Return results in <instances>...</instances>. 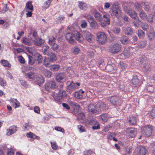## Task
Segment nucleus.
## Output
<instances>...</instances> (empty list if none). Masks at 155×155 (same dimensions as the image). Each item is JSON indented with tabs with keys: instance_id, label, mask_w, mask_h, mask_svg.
I'll list each match as a JSON object with an SVG mask.
<instances>
[{
	"instance_id": "nucleus-1",
	"label": "nucleus",
	"mask_w": 155,
	"mask_h": 155,
	"mask_svg": "<svg viewBox=\"0 0 155 155\" xmlns=\"http://www.w3.org/2000/svg\"><path fill=\"white\" fill-rule=\"evenodd\" d=\"M65 38L68 42L70 43L73 44L76 39L79 42L81 41L83 39L82 35L79 32L77 31L67 33L65 35Z\"/></svg>"
},
{
	"instance_id": "nucleus-44",
	"label": "nucleus",
	"mask_w": 155,
	"mask_h": 155,
	"mask_svg": "<svg viewBox=\"0 0 155 155\" xmlns=\"http://www.w3.org/2000/svg\"><path fill=\"white\" fill-rule=\"evenodd\" d=\"M60 66L58 64L53 65L51 66L50 69L53 71H56L58 70Z\"/></svg>"
},
{
	"instance_id": "nucleus-10",
	"label": "nucleus",
	"mask_w": 155,
	"mask_h": 155,
	"mask_svg": "<svg viewBox=\"0 0 155 155\" xmlns=\"http://www.w3.org/2000/svg\"><path fill=\"white\" fill-rule=\"evenodd\" d=\"M127 136L134 137L137 134V130L134 128H127L125 130Z\"/></svg>"
},
{
	"instance_id": "nucleus-36",
	"label": "nucleus",
	"mask_w": 155,
	"mask_h": 155,
	"mask_svg": "<svg viewBox=\"0 0 155 155\" xmlns=\"http://www.w3.org/2000/svg\"><path fill=\"white\" fill-rule=\"evenodd\" d=\"M28 64L29 65H32L35 62L34 58L31 56L28 55Z\"/></svg>"
},
{
	"instance_id": "nucleus-8",
	"label": "nucleus",
	"mask_w": 155,
	"mask_h": 155,
	"mask_svg": "<svg viewBox=\"0 0 155 155\" xmlns=\"http://www.w3.org/2000/svg\"><path fill=\"white\" fill-rule=\"evenodd\" d=\"M58 90L59 91L58 93L56 94V95H54V97L55 101L58 102L61 100L65 97L67 94L64 90H61V89Z\"/></svg>"
},
{
	"instance_id": "nucleus-45",
	"label": "nucleus",
	"mask_w": 155,
	"mask_h": 155,
	"mask_svg": "<svg viewBox=\"0 0 155 155\" xmlns=\"http://www.w3.org/2000/svg\"><path fill=\"white\" fill-rule=\"evenodd\" d=\"M51 62L49 61V59L45 58L43 61V64L46 67H48L49 66L50 63Z\"/></svg>"
},
{
	"instance_id": "nucleus-26",
	"label": "nucleus",
	"mask_w": 155,
	"mask_h": 155,
	"mask_svg": "<svg viewBox=\"0 0 155 155\" xmlns=\"http://www.w3.org/2000/svg\"><path fill=\"white\" fill-rule=\"evenodd\" d=\"M25 76L26 78L31 79H34L36 76V74L34 73L29 72L26 73Z\"/></svg>"
},
{
	"instance_id": "nucleus-17",
	"label": "nucleus",
	"mask_w": 155,
	"mask_h": 155,
	"mask_svg": "<svg viewBox=\"0 0 155 155\" xmlns=\"http://www.w3.org/2000/svg\"><path fill=\"white\" fill-rule=\"evenodd\" d=\"M67 88L68 90L72 91L77 89V86L75 83L71 82L70 84L67 86Z\"/></svg>"
},
{
	"instance_id": "nucleus-28",
	"label": "nucleus",
	"mask_w": 155,
	"mask_h": 155,
	"mask_svg": "<svg viewBox=\"0 0 155 155\" xmlns=\"http://www.w3.org/2000/svg\"><path fill=\"white\" fill-rule=\"evenodd\" d=\"M50 48L48 46H44L42 49V52L44 55H47L51 51H49Z\"/></svg>"
},
{
	"instance_id": "nucleus-15",
	"label": "nucleus",
	"mask_w": 155,
	"mask_h": 155,
	"mask_svg": "<svg viewBox=\"0 0 155 155\" xmlns=\"http://www.w3.org/2000/svg\"><path fill=\"white\" fill-rule=\"evenodd\" d=\"M31 1H28L27 2L26 4L25 10L26 11H28V10L33 11L34 10L33 6L31 4Z\"/></svg>"
},
{
	"instance_id": "nucleus-53",
	"label": "nucleus",
	"mask_w": 155,
	"mask_h": 155,
	"mask_svg": "<svg viewBox=\"0 0 155 155\" xmlns=\"http://www.w3.org/2000/svg\"><path fill=\"white\" fill-rule=\"evenodd\" d=\"M150 118L153 119L155 118V108H153L150 112Z\"/></svg>"
},
{
	"instance_id": "nucleus-63",
	"label": "nucleus",
	"mask_w": 155,
	"mask_h": 155,
	"mask_svg": "<svg viewBox=\"0 0 155 155\" xmlns=\"http://www.w3.org/2000/svg\"><path fill=\"white\" fill-rule=\"evenodd\" d=\"M81 25V27L82 28H85L87 26V24L86 22L84 20H82Z\"/></svg>"
},
{
	"instance_id": "nucleus-62",
	"label": "nucleus",
	"mask_w": 155,
	"mask_h": 155,
	"mask_svg": "<svg viewBox=\"0 0 155 155\" xmlns=\"http://www.w3.org/2000/svg\"><path fill=\"white\" fill-rule=\"evenodd\" d=\"M35 134H33V133L31 132H29V133H28L26 134V136L28 137H34Z\"/></svg>"
},
{
	"instance_id": "nucleus-39",
	"label": "nucleus",
	"mask_w": 155,
	"mask_h": 155,
	"mask_svg": "<svg viewBox=\"0 0 155 155\" xmlns=\"http://www.w3.org/2000/svg\"><path fill=\"white\" fill-rule=\"evenodd\" d=\"M148 36L149 39L150 40H153V38H154L155 36V34L153 29H151L150 30V33H149Z\"/></svg>"
},
{
	"instance_id": "nucleus-13",
	"label": "nucleus",
	"mask_w": 155,
	"mask_h": 155,
	"mask_svg": "<svg viewBox=\"0 0 155 155\" xmlns=\"http://www.w3.org/2000/svg\"><path fill=\"white\" fill-rule=\"evenodd\" d=\"M112 13L117 18H118L120 16V11L117 7H114L112 9Z\"/></svg>"
},
{
	"instance_id": "nucleus-55",
	"label": "nucleus",
	"mask_w": 155,
	"mask_h": 155,
	"mask_svg": "<svg viewBox=\"0 0 155 155\" xmlns=\"http://www.w3.org/2000/svg\"><path fill=\"white\" fill-rule=\"evenodd\" d=\"M109 133V134L108 135V138L110 140L112 139L114 137L116 136V134L114 133Z\"/></svg>"
},
{
	"instance_id": "nucleus-47",
	"label": "nucleus",
	"mask_w": 155,
	"mask_h": 155,
	"mask_svg": "<svg viewBox=\"0 0 155 155\" xmlns=\"http://www.w3.org/2000/svg\"><path fill=\"white\" fill-rule=\"evenodd\" d=\"M51 1L52 0H48L47 1L45 2L43 6L44 8L45 9L48 8L50 5Z\"/></svg>"
},
{
	"instance_id": "nucleus-6",
	"label": "nucleus",
	"mask_w": 155,
	"mask_h": 155,
	"mask_svg": "<svg viewBox=\"0 0 155 155\" xmlns=\"http://www.w3.org/2000/svg\"><path fill=\"white\" fill-rule=\"evenodd\" d=\"M140 62L142 65L143 70L145 72H148L151 70L150 65L148 63L147 58L143 57L140 60Z\"/></svg>"
},
{
	"instance_id": "nucleus-11",
	"label": "nucleus",
	"mask_w": 155,
	"mask_h": 155,
	"mask_svg": "<svg viewBox=\"0 0 155 155\" xmlns=\"http://www.w3.org/2000/svg\"><path fill=\"white\" fill-rule=\"evenodd\" d=\"M46 55L48 57V58H46L49 59L50 62H52L57 60V58L56 55L51 51Z\"/></svg>"
},
{
	"instance_id": "nucleus-5",
	"label": "nucleus",
	"mask_w": 155,
	"mask_h": 155,
	"mask_svg": "<svg viewBox=\"0 0 155 155\" xmlns=\"http://www.w3.org/2000/svg\"><path fill=\"white\" fill-rule=\"evenodd\" d=\"M97 40L101 44L105 43L107 41V36L105 33L103 32H99L96 33Z\"/></svg>"
},
{
	"instance_id": "nucleus-14",
	"label": "nucleus",
	"mask_w": 155,
	"mask_h": 155,
	"mask_svg": "<svg viewBox=\"0 0 155 155\" xmlns=\"http://www.w3.org/2000/svg\"><path fill=\"white\" fill-rule=\"evenodd\" d=\"M36 38L33 40L34 44L38 46H41L44 43V40L38 37L37 38Z\"/></svg>"
},
{
	"instance_id": "nucleus-19",
	"label": "nucleus",
	"mask_w": 155,
	"mask_h": 155,
	"mask_svg": "<svg viewBox=\"0 0 155 155\" xmlns=\"http://www.w3.org/2000/svg\"><path fill=\"white\" fill-rule=\"evenodd\" d=\"M16 130V127L13 126V127H10L9 129L7 130L6 134L8 136H10L15 132Z\"/></svg>"
},
{
	"instance_id": "nucleus-48",
	"label": "nucleus",
	"mask_w": 155,
	"mask_h": 155,
	"mask_svg": "<svg viewBox=\"0 0 155 155\" xmlns=\"http://www.w3.org/2000/svg\"><path fill=\"white\" fill-rule=\"evenodd\" d=\"M147 15L143 12H141L140 13V17L142 20H145L147 19Z\"/></svg>"
},
{
	"instance_id": "nucleus-32",
	"label": "nucleus",
	"mask_w": 155,
	"mask_h": 155,
	"mask_svg": "<svg viewBox=\"0 0 155 155\" xmlns=\"http://www.w3.org/2000/svg\"><path fill=\"white\" fill-rule=\"evenodd\" d=\"M79 7L81 10H86L87 8V5L83 2H80L79 3Z\"/></svg>"
},
{
	"instance_id": "nucleus-57",
	"label": "nucleus",
	"mask_w": 155,
	"mask_h": 155,
	"mask_svg": "<svg viewBox=\"0 0 155 155\" xmlns=\"http://www.w3.org/2000/svg\"><path fill=\"white\" fill-rule=\"evenodd\" d=\"M146 45V42L144 41H142L138 43V46L141 48L144 47Z\"/></svg>"
},
{
	"instance_id": "nucleus-9",
	"label": "nucleus",
	"mask_w": 155,
	"mask_h": 155,
	"mask_svg": "<svg viewBox=\"0 0 155 155\" xmlns=\"http://www.w3.org/2000/svg\"><path fill=\"white\" fill-rule=\"evenodd\" d=\"M88 111L91 114H98L100 113V110L97 107V105L91 104L88 107Z\"/></svg>"
},
{
	"instance_id": "nucleus-54",
	"label": "nucleus",
	"mask_w": 155,
	"mask_h": 155,
	"mask_svg": "<svg viewBox=\"0 0 155 155\" xmlns=\"http://www.w3.org/2000/svg\"><path fill=\"white\" fill-rule=\"evenodd\" d=\"M54 129L56 130L61 132L63 133L65 132V130L63 128L59 127H55L54 128Z\"/></svg>"
},
{
	"instance_id": "nucleus-34",
	"label": "nucleus",
	"mask_w": 155,
	"mask_h": 155,
	"mask_svg": "<svg viewBox=\"0 0 155 155\" xmlns=\"http://www.w3.org/2000/svg\"><path fill=\"white\" fill-rule=\"evenodd\" d=\"M100 117L102 120L104 122H106L109 118L108 114L107 113L102 114L100 116Z\"/></svg>"
},
{
	"instance_id": "nucleus-21",
	"label": "nucleus",
	"mask_w": 155,
	"mask_h": 155,
	"mask_svg": "<svg viewBox=\"0 0 155 155\" xmlns=\"http://www.w3.org/2000/svg\"><path fill=\"white\" fill-rule=\"evenodd\" d=\"M71 53L77 55L80 51V48L79 47L76 46L72 47L71 50Z\"/></svg>"
},
{
	"instance_id": "nucleus-56",
	"label": "nucleus",
	"mask_w": 155,
	"mask_h": 155,
	"mask_svg": "<svg viewBox=\"0 0 155 155\" xmlns=\"http://www.w3.org/2000/svg\"><path fill=\"white\" fill-rule=\"evenodd\" d=\"M51 146L52 148L54 150H56L57 149L58 146L56 144V143L55 142H51Z\"/></svg>"
},
{
	"instance_id": "nucleus-30",
	"label": "nucleus",
	"mask_w": 155,
	"mask_h": 155,
	"mask_svg": "<svg viewBox=\"0 0 155 155\" xmlns=\"http://www.w3.org/2000/svg\"><path fill=\"white\" fill-rule=\"evenodd\" d=\"M51 48L54 51L58 52L61 50L60 47L55 43L51 45Z\"/></svg>"
},
{
	"instance_id": "nucleus-40",
	"label": "nucleus",
	"mask_w": 155,
	"mask_h": 155,
	"mask_svg": "<svg viewBox=\"0 0 155 155\" xmlns=\"http://www.w3.org/2000/svg\"><path fill=\"white\" fill-rule=\"evenodd\" d=\"M91 25V27L93 28H97L98 27V24L96 21L94 20L93 21H90V22H89Z\"/></svg>"
},
{
	"instance_id": "nucleus-7",
	"label": "nucleus",
	"mask_w": 155,
	"mask_h": 155,
	"mask_svg": "<svg viewBox=\"0 0 155 155\" xmlns=\"http://www.w3.org/2000/svg\"><path fill=\"white\" fill-rule=\"evenodd\" d=\"M121 48L120 45L116 43L110 45L109 50L110 53L115 54L118 53L121 50Z\"/></svg>"
},
{
	"instance_id": "nucleus-22",
	"label": "nucleus",
	"mask_w": 155,
	"mask_h": 155,
	"mask_svg": "<svg viewBox=\"0 0 155 155\" xmlns=\"http://www.w3.org/2000/svg\"><path fill=\"white\" fill-rule=\"evenodd\" d=\"M130 16V17L134 19H135L137 15L135 12L132 10H129L126 12Z\"/></svg>"
},
{
	"instance_id": "nucleus-50",
	"label": "nucleus",
	"mask_w": 155,
	"mask_h": 155,
	"mask_svg": "<svg viewBox=\"0 0 155 155\" xmlns=\"http://www.w3.org/2000/svg\"><path fill=\"white\" fill-rule=\"evenodd\" d=\"M113 31L115 34H119L120 31V29L119 28L117 27H114L113 28Z\"/></svg>"
},
{
	"instance_id": "nucleus-46",
	"label": "nucleus",
	"mask_w": 155,
	"mask_h": 155,
	"mask_svg": "<svg viewBox=\"0 0 155 155\" xmlns=\"http://www.w3.org/2000/svg\"><path fill=\"white\" fill-rule=\"evenodd\" d=\"M56 38L53 36H51L49 38V43L51 45L55 43Z\"/></svg>"
},
{
	"instance_id": "nucleus-35",
	"label": "nucleus",
	"mask_w": 155,
	"mask_h": 155,
	"mask_svg": "<svg viewBox=\"0 0 155 155\" xmlns=\"http://www.w3.org/2000/svg\"><path fill=\"white\" fill-rule=\"evenodd\" d=\"M137 35L140 38H143L145 36L144 32L142 30H138L137 31Z\"/></svg>"
},
{
	"instance_id": "nucleus-27",
	"label": "nucleus",
	"mask_w": 155,
	"mask_h": 155,
	"mask_svg": "<svg viewBox=\"0 0 155 155\" xmlns=\"http://www.w3.org/2000/svg\"><path fill=\"white\" fill-rule=\"evenodd\" d=\"M64 78L63 74L62 73H60L56 76V79L58 82H62L63 81Z\"/></svg>"
},
{
	"instance_id": "nucleus-4",
	"label": "nucleus",
	"mask_w": 155,
	"mask_h": 155,
	"mask_svg": "<svg viewBox=\"0 0 155 155\" xmlns=\"http://www.w3.org/2000/svg\"><path fill=\"white\" fill-rule=\"evenodd\" d=\"M63 87V85H57L54 81H50L48 82L46 84L45 86V90L48 91H49L50 88L57 90L61 89Z\"/></svg>"
},
{
	"instance_id": "nucleus-25",
	"label": "nucleus",
	"mask_w": 155,
	"mask_h": 155,
	"mask_svg": "<svg viewBox=\"0 0 155 155\" xmlns=\"http://www.w3.org/2000/svg\"><path fill=\"white\" fill-rule=\"evenodd\" d=\"M22 43L28 45H31V42L29 39L26 37H23L21 40Z\"/></svg>"
},
{
	"instance_id": "nucleus-18",
	"label": "nucleus",
	"mask_w": 155,
	"mask_h": 155,
	"mask_svg": "<svg viewBox=\"0 0 155 155\" xmlns=\"http://www.w3.org/2000/svg\"><path fill=\"white\" fill-rule=\"evenodd\" d=\"M147 152L145 148L143 147H140L138 148V154L139 155H145Z\"/></svg>"
},
{
	"instance_id": "nucleus-43",
	"label": "nucleus",
	"mask_w": 155,
	"mask_h": 155,
	"mask_svg": "<svg viewBox=\"0 0 155 155\" xmlns=\"http://www.w3.org/2000/svg\"><path fill=\"white\" fill-rule=\"evenodd\" d=\"M154 16L152 14H149L148 17H147V21L150 23H152L153 22V19Z\"/></svg>"
},
{
	"instance_id": "nucleus-2",
	"label": "nucleus",
	"mask_w": 155,
	"mask_h": 155,
	"mask_svg": "<svg viewBox=\"0 0 155 155\" xmlns=\"http://www.w3.org/2000/svg\"><path fill=\"white\" fill-rule=\"evenodd\" d=\"M94 15L96 19L101 23V24L103 27L105 26L106 24H110V19L108 15H104L103 18L102 15L100 13L97 12L94 13Z\"/></svg>"
},
{
	"instance_id": "nucleus-61",
	"label": "nucleus",
	"mask_w": 155,
	"mask_h": 155,
	"mask_svg": "<svg viewBox=\"0 0 155 155\" xmlns=\"http://www.w3.org/2000/svg\"><path fill=\"white\" fill-rule=\"evenodd\" d=\"M93 153L92 151L89 150L87 151H84V155H91Z\"/></svg>"
},
{
	"instance_id": "nucleus-20",
	"label": "nucleus",
	"mask_w": 155,
	"mask_h": 155,
	"mask_svg": "<svg viewBox=\"0 0 155 155\" xmlns=\"http://www.w3.org/2000/svg\"><path fill=\"white\" fill-rule=\"evenodd\" d=\"M121 42L124 44L127 45L130 42V40L128 37L126 35H123L122 36L120 40Z\"/></svg>"
},
{
	"instance_id": "nucleus-29",
	"label": "nucleus",
	"mask_w": 155,
	"mask_h": 155,
	"mask_svg": "<svg viewBox=\"0 0 155 155\" xmlns=\"http://www.w3.org/2000/svg\"><path fill=\"white\" fill-rule=\"evenodd\" d=\"M97 105L99 109L100 110V113L102 110L104 109L106 107L105 104L102 102H101L98 103Z\"/></svg>"
},
{
	"instance_id": "nucleus-31",
	"label": "nucleus",
	"mask_w": 155,
	"mask_h": 155,
	"mask_svg": "<svg viewBox=\"0 0 155 155\" xmlns=\"http://www.w3.org/2000/svg\"><path fill=\"white\" fill-rule=\"evenodd\" d=\"M37 82L38 84L40 85L44 82L43 77L41 75L39 76L37 78Z\"/></svg>"
},
{
	"instance_id": "nucleus-16",
	"label": "nucleus",
	"mask_w": 155,
	"mask_h": 155,
	"mask_svg": "<svg viewBox=\"0 0 155 155\" xmlns=\"http://www.w3.org/2000/svg\"><path fill=\"white\" fill-rule=\"evenodd\" d=\"M123 31L124 34L127 35H131L133 33L132 29L130 27L124 28L123 29Z\"/></svg>"
},
{
	"instance_id": "nucleus-64",
	"label": "nucleus",
	"mask_w": 155,
	"mask_h": 155,
	"mask_svg": "<svg viewBox=\"0 0 155 155\" xmlns=\"http://www.w3.org/2000/svg\"><path fill=\"white\" fill-rule=\"evenodd\" d=\"M20 83L22 85L25 87H26L28 86L27 84L25 81L24 80L20 81Z\"/></svg>"
},
{
	"instance_id": "nucleus-41",
	"label": "nucleus",
	"mask_w": 155,
	"mask_h": 155,
	"mask_svg": "<svg viewBox=\"0 0 155 155\" xmlns=\"http://www.w3.org/2000/svg\"><path fill=\"white\" fill-rule=\"evenodd\" d=\"M1 64L5 66L8 67H10L11 66V64L8 62V61L3 60L1 61Z\"/></svg>"
},
{
	"instance_id": "nucleus-58",
	"label": "nucleus",
	"mask_w": 155,
	"mask_h": 155,
	"mask_svg": "<svg viewBox=\"0 0 155 155\" xmlns=\"http://www.w3.org/2000/svg\"><path fill=\"white\" fill-rule=\"evenodd\" d=\"M37 58L38 61V63L42 62L43 60L42 56L39 54H38L37 55Z\"/></svg>"
},
{
	"instance_id": "nucleus-51",
	"label": "nucleus",
	"mask_w": 155,
	"mask_h": 155,
	"mask_svg": "<svg viewBox=\"0 0 155 155\" xmlns=\"http://www.w3.org/2000/svg\"><path fill=\"white\" fill-rule=\"evenodd\" d=\"M78 129L81 132H83L85 131L84 127L81 125H79L78 126Z\"/></svg>"
},
{
	"instance_id": "nucleus-37",
	"label": "nucleus",
	"mask_w": 155,
	"mask_h": 155,
	"mask_svg": "<svg viewBox=\"0 0 155 155\" xmlns=\"http://www.w3.org/2000/svg\"><path fill=\"white\" fill-rule=\"evenodd\" d=\"M128 122L132 125L135 124L137 122V119L135 117H131L129 118Z\"/></svg>"
},
{
	"instance_id": "nucleus-49",
	"label": "nucleus",
	"mask_w": 155,
	"mask_h": 155,
	"mask_svg": "<svg viewBox=\"0 0 155 155\" xmlns=\"http://www.w3.org/2000/svg\"><path fill=\"white\" fill-rule=\"evenodd\" d=\"M44 74L46 77L50 78L51 76L52 73L50 71L46 70L44 71Z\"/></svg>"
},
{
	"instance_id": "nucleus-42",
	"label": "nucleus",
	"mask_w": 155,
	"mask_h": 155,
	"mask_svg": "<svg viewBox=\"0 0 155 155\" xmlns=\"http://www.w3.org/2000/svg\"><path fill=\"white\" fill-rule=\"evenodd\" d=\"M74 96L75 97L78 99H81L83 97V95H81V93L79 91L74 93Z\"/></svg>"
},
{
	"instance_id": "nucleus-24",
	"label": "nucleus",
	"mask_w": 155,
	"mask_h": 155,
	"mask_svg": "<svg viewBox=\"0 0 155 155\" xmlns=\"http://www.w3.org/2000/svg\"><path fill=\"white\" fill-rule=\"evenodd\" d=\"M11 104L15 108L18 107L19 106V102L16 99H14L10 101Z\"/></svg>"
},
{
	"instance_id": "nucleus-38",
	"label": "nucleus",
	"mask_w": 155,
	"mask_h": 155,
	"mask_svg": "<svg viewBox=\"0 0 155 155\" xmlns=\"http://www.w3.org/2000/svg\"><path fill=\"white\" fill-rule=\"evenodd\" d=\"M141 27L143 30L146 31H147L149 28V25L146 22L142 23Z\"/></svg>"
},
{
	"instance_id": "nucleus-60",
	"label": "nucleus",
	"mask_w": 155,
	"mask_h": 155,
	"mask_svg": "<svg viewBox=\"0 0 155 155\" xmlns=\"http://www.w3.org/2000/svg\"><path fill=\"white\" fill-rule=\"evenodd\" d=\"M71 105L75 107L76 108L78 109H79L80 108V105L77 103L72 102L71 103Z\"/></svg>"
},
{
	"instance_id": "nucleus-52",
	"label": "nucleus",
	"mask_w": 155,
	"mask_h": 155,
	"mask_svg": "<svg viewBox=\"0 0 155 155\" xmlns=\"http://www.w3.org/2000/svg\"><path fill=\"white\" fill-rule=\"evenodd\" d=\"M147 91L151 94L153 93L154 91L153 87L152 86H148L147 87Z\"/></svg>"
},
{
	"instance_id": "nucleus-3",
	"label": "nucleus",
	"mask_w": 155,
	"mask_h": 155,
	"mask_svg": "<svg viewBox=\"0 0 155 155\" xmlns=\"http://www.w3.org/2000/svg\"><path fill=\"white\" fill-rule=\"evenodd\" d=\"M154 127L150 124L143 126L141 129L142 134L145 137H148L151 135Z\"/></svg>"
},
{
	"instance_id": "nucleus-33",
	"label": "nucleus",
	"mask_w": 155,
	"mask_h": 155,
	"mask_svg": "<svg viewBox=\"0 0 155 155\" xmlns=\"http://www.w3.org/2000/svg\"><path fill=\"white\" fill-rule=\"evenodd\" d=\"M118 98L116 96H112L110 98V101L113 104L116 105L118 101Z\"/></svg>"
},
{
	"instance_id": "nucleus-12",
	"label": "nucleus",
	"mask_w": 155,
	"mask_h": 155,
	"mask_svg": "<svg viewBox=\"0 0 155 155\" xmlns=\"http://www.w3.org/2000/svg\"><path fill=\"white\" fill-rule=\"evenodd\" d=\"M85 37L87 40L89 42H92L94 40V37L89 32H86L85 34Z\"/></svg>"
},
{
	"instance_id": "nucleus-59",
	"label": "nucleus",
	"mask_w": 155,
	"mask_h": 155,
	"mask_svg": "<svg viewBox=\"0 0 155 155\" xmlns=\"http://www.w3.org/2000/svg\"><path fill=\"white\" fill-rule=\"evenodd\" d=\"M124 54L126 57H128L130 55V52L128 50H125L124 53Z\"/></svg>"
},
{
	"instance_id": "nucleus-23",
	"label": "nucleus",
	"mask_w": 155,
	"mask_h": 155,
	"mask_svg": "<svg viewBox=\"0 0 155 155\" xmlns=\"http://www.w3.org/2000/svg\"><path fill=\"white\" fill-rule=\"evenodd\" d=\"M131 81L133 84L135 86L138 85L140 82L137 77L135 75H134Z\"/></svg>"
}]
</instances>
